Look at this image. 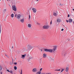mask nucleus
Here are the masks:
<instances>
[{
  "mask_svg": "<svg viewBox=\"0 0 74 74\" xmlns=\"http://www.w3.org/2000/svg\"><path fill=\"white\" fill-rule=\"evenodd\" d=\"M57 49V46H54L53 47V49H50V52L51 53H52V52H54L55 51H56Z\"/></svg>",
  "mask_w": 74,
  "mask_h": 74,
  "instance_id": "obj_1",
  "label": "nucleus"
},
{
  "mask_svg": "<svg viewBox=\"0 0 74 74\" xmlns=\"http://www.w3.org/2000/svg\"><path fill=\"white\" fill-rule=\"evenodd\" d=\"M49 27V26L48 25H45L43 27V28L44 29H48Z\"/></svg>",
  "mask_w": 74,
  "mask_h": 74,
  "instance_id": "obj_2",
  "label": "nucleus"
},
{
  "mask_svg": "<svg viewBox=\"0 0 74 74\" xmlns=\"http://www.w3.org/2000/svg\"><path fill=\"white\" fill-rule=\"evenodd\" d=\"M12 9L14 11L16 12V7L15 5H13L12 6Z\"/></svg>",
  "mask_w": 74,
  "mask_h": 74,
  "instance_id": "obj_3",
  "label": "nucleus"
},
{
  "mask_svg": "<svg viewBox=\"0 0 74 74\" xmlns=\"http://www.w3.org/2000/svg\"><path fill=\"white\" fill-rule=\"evenodd\" d=\"M44 51H45V52H49L51 53V49H44Z\"/></svg>",
  "mask_w": 74,
  "mask_h": 74,
  "instance_id": "obj_4",
  "label": "nucleus"
},
{
  "mask_svg": "<svg viewBox=\"0 0 74 74\" xmlns=\"http://www.w3.org/2000/svg\"><path fill=\"white\" fill-rule=\"evenodd\" d=\"M32 10L34 12V13H36V11H37V9L36 8H32Z\"/></svg>",
  "mask_w": 74,
  "mask_h": 74,
  "instance_id": "obj_5",
  "label": "nucleus"
},
{
  "mask_svg": "<svg viewBox=\"0 0 74 74\" xmlns=\"http://www.w3.org/2000/svg\"><path fill=\"white\" fill-rule=\"evenodd\" d=\"M28 50H30V49H32V46L30 45H28Z\"/></svg>",
  "mask_w": 74,
  "mask_h": 74,
  "instance_id": "obj_6",
  "label": "nucleus"
},
{
  "mask_svg": "<svg viewBox=\"0 0 74 74\" xmlns=\"http://www.w3.org/2000/svg\"><path fill=\"white\" fill-rule=\"evenodd\" d=\"M21 15L18 14L17 16V18L18 19H21Z\"/></svg>",
  "mask_w": 74,
  "mask_h": 74,
  "instance_id": "obj_7",
  "label": "nucleus"
},
{
  "mask_svg": "<svg viewBox=\"0 0 74 74\" xmlns=\"http://www.w3.org/2000/svg\"><path fill=\"white\" fill-rule=\"evenodd\" d=\"M21 58H22V59H24L26 57V54L21 55Z\"/></svg>",
  "mask_w": 74,
  "mask_h": 74,
  "instance_id": "obj_8",
  "label": "nucleus"
},
{
  "mask_svg": "<svg viewBox=\"0 0 74 74\" xmlns=\"http://www.w3.org/2000/svg\"><path fill=\"white\" fill-rule=\"evenodd\" d=\"M20 22L21 23H24V22H25V20H24V18H23V19H21L20 20Z\"/></svg>",
  "mask_w": 74,
  "mask_h": 74,
  "instance_id": "obj_9",
  "label": "nucleus"
},
{
  "mask_svg": "<svg viewBox=\"0 0 74 74\" xmlns=\"http://www.w3.org/2000/svg\"><path fill=\"white\" fill-rule=\"evenodd\" d=\"M32 71L33 72H36L37 71V69L34 68L33 69Z\"/></svg>",
  "mask_w": 74,
  "mask_h": 74,
  "instance_id": "obj_10",
  "label": "nucleus"
},
{
  "mask_svg": "<svg viewBox=\"0 0 74 74\" xmlns=\"http://www.w3.org/2000/svg\"><path fill=\"white\" fill-rule=\"evenodd\" d=\"M43 58H47V54L44 53L43 55Z\"/></svg>",
  "mask_w": 74,
  "mask_h": 74,
  "instance_id": "obj_11",
  "label": "nucleus"
},
{
  "mask_svg": "<svg viewBox=\"0 0 74 74\" xmlns=\"http://www.w3.org/2000/svg\"><path fill=\"white\" fill-rule=\"evenodd\" d=\"M28 27L30 28L32 27V24H28L27 25Z\"/></svg>",
  "mask_w": 74,
  "mask_h": 74,
  "instance_id": "obj_12",
  "label": "nucleus"
},
{
  "mask_svg": "<svg viewBox=\"0 0 74 74\" xmlns=\"http://www.w3.org/2000/svg\"><path fill=\"white\" fill-rule=\"evenodd\" d=\"M48 59L49 60H52V57L49 56L48 57Z\"/></svg>",
  "mask_w": 74,
  "mask_h": 74,
  "instance_id": "obj_13",
  "label": "nucleus"
},
{
  "mask_svg": "<svg viewBox=\"0 0 74 74\" xmlns=\"http://www.w3.org/2000/svg\"><path fill=\"white\" fill-rule=\"evenodd\" d=\"M10 16L12 18L14 17V14H11Z\"/></svg>",
  "mask_w": 74,
  "mask_h": 74,
  "instance_id": "obj_14",
  "label": "nucleus"
},
{
  "mask_svg": "<svg viewBox=\"0 0 74 74\" xmlns=\"http://www.w3.org/2000/svg\"><path fill=\"white\" fill-rule=\"evenodd\" d=\"M69 71V68L68 67H67L65 71L66 72H67V71Z\"/></svg>",
  "mask_w": 74,
  "mask_h": 74,
  "instance_id": "obj_15",
  "label": "nucleus"
},
{
  "mask_svg": "<svg viewBox=\"0 0 74 74\" xmlns=\"http://www.w3.org/2000/svg\"><path fill=\"white\" fill-rule=\"evenodd\" d=\"M7 70L8 71V72H9V73H12V70H11L10 71L8 69H7Z\"/></svg>",
  "mask_w": 74,
  "mask_h": 74,
  "instance_id": "obj_16",
  "label": "nucleus"
},
{
  "mask_svg": "<svg viewBox=\"0 0 74 74\" xmlns=\"http://www.w3.org/2000/svg\"><path fill=\"white\" fill-rule=\"evenodd\" d=\"M53 15L54 16H57V14H56V13L54 12L53 13Z\"/></svg>",
  "mask_w": 74,
  "mask_h": 74,
  "instance_id": "obj_17",
  "label": "nucleus"
},
{
  "mask_svg": "<svg viewBox=\"0 0 74 74\" xmlns=\"http://www.w3.org/2000/svg\"><path fill=\"white\" fill-rule=\"evenodd\" d=\"M41 72L40 71H39L38 72L36 73V74H41Z\"/></svg>",
  "mask_w": 74,
  "mask_h": 74,
  "instance_id": "obj_18",
  "label": "nucleus"
},
{
  "mask_svg": "<svg viewBox=\"0 0 74 74\" xmlns=\"http://www.w3.org/2000/svg\"><path fill=\"white\" fill-rule=\"evenodd\" d=\"M72 21V19H70L69 20V22H71Z\"/></svg>",
  "mask_w": 74,
  "mask_h": 74,
  "instance_id": "obj_19",
  "label": "nucleus"
},
{
  "mask_svg": "<svg viewBox=\"0 0 74 74\" xmlns=\"http://www.w3.org/2000/svg\"><path fill=\"white\" fill-rule=\"evenodd\" d=\"M57 22H59L61 21V20L59 19H58L57 20Z\"/></svg>",
  "mask_w": 74,
  "mask_h": 74,
  "instance_id": "obj_20",
  "label": "nucleus"
},
{
  "mask_svg": "<svg viewBox=\"0 0 74 74\" xmlns=\"http://www.w3.org/2000/svg\"><path fill=\"white\" fill-rule=\"evenodd\" d=\"M6 11L7 10H6V9H4L3 10V12H4V13H5V12H6Z\"/></svg>",
  "mask_w": 74,
  "mask_h": 74,
  "instance_id": "obj_21",
  "label": "nucleus"
},
{
  "mask_svg": "<svg viewBox=\"0 0 74 74\" xmlns=\"http://www.w3.org/2000/svg\"><path fill=\"white\" fill-rule=\"evenodd\" d=\"M35 22L36 23V24H37V25H40V23H38L36 21H35Z\"/></svg>",
  "mask_w": 74,
  "mask_h": 74,
  "instance_id": "obj_22",
  "label": "nucleus"
},
{
  "mask_svg": "<svg viewBox=\"0 0 74 74\" xmlns=\"http://www.w3.org/2000/svg\"><path fill=\"white\" fill-rule=\"evenodd\" d=\"M14 70H16V69H17V67L16 66H14Z\"/></svg>",
  "mask_w": 74,
  "mask_h": 74,
  "instance_id": "obj_23",
  "label": "nucleus"
},
{
  "mask_svg": "<svg viewBox=\"0 0 74 74\" xmlns=\"http://www.w3.org/2000/svg\"><path fill=\"white\" fill-rule=\"evenodd\" d=\"M64 69H62V70L61 71L60 73H62V72L63 71H64Z\"/></svg>",
  "mask_w": 74,
  "mask_h": 74,
  "instance_id": "obj_24",
  "label": "nucleus"
},
{
  "mask_svg": "<svg viewBox=\"0 0 74 74\" xmlns=\"http://www.w3.org/2000/svg\"><path fill=\"white\" fill-rule=\"evenodd\" d=\"M2 70V66H1L0 65V70Z\"/></svg>",
  "mask_w": 74,
  "mask_h": 74,
  "instance_id": "obj_25",
  "label": "nucleus"
},
{
  "mask_svg": "<svg viewBox=\"0 0 74 74\" xmlns=\"http://www.w3.org/2000/svg\"><path fill=\"white\" fill-rule=\"evenodd\" d=\"M31 18V17L30 16V15H29V21H30V20Z\"/></svg>",
  "mask_w": 74,
  "mask_h": 74,
  "instance_id": "obj_26",
  "label": "nucleus"
},
{
  "mask_svg": "<svg viewBox=\"0 0 74 74\" xmlns=\"http://www.w3.org/2000/svg\"><path fill=\"white\" fill-rule=\"evenodd\" d=\"M61 70L60 69H59V70H55V71H60Z\"/></svg>",
  "mask_w": 74,
  "mask_h": 74,
  "instance_id": "obj_27",
  "label": "nucleus"
},
{
  "mask_svg": "<svg viewBox=\"0 0 74 74\" xmlns=\"http://www.w3.org/2000/svg\"><path fill=\"white\" fill-rule=\"evenodd\" d=\"M5 56H7V58H9V57H8V56L7 55L5 54Z\"/></svg>",
  "mask_w": 74,
  "mask_h": 74,
  "instance_id": "obj_28",
  "label": "nucleus"
},
{
  "mask_svg": "<svg viewBox=\"0 0 74 74\" xmlns=\"http://www.w3.org/2000/svg\"><path fill=\"white\" fill-rule=\"evenodd\" d=\"M14 64H15V65L17 64V62H14Z\"/></svg>",
  "mask_w": 74,
  "mask_h": 74,
  "instance_id": "obj_29",
  "label": "nucleus"
},
{
  "mask_svg": "<svg viewBox=\"0 0 74 74\" xmlns=\"http://www.w3.org/2000/svg\"><path fill=\"white\" fill-rule=\"evenodd\" d=\"M21 74H22V70H21Z\"/></svg>",
  "mask_w": 74,
  "mask_h": 74,
  "instance_id": "obj_30",
  "label": "nucleus"
},
{
  "mask_svg": "<svg viewBox=\"0 0 74 74\" xmlns=\"http://www.w3.org/2000/svg\"><path fill=\"white\" fill-rule=\"evenodd\" d=\"M17 16V14H15V17H16Z\"/></svg>",
  "mask_w": 74,
  "mask_h": 74,
  "instance_id": "obj_31",
  "label": "nucleus"
},
{
  "mask_svg": "<svg viewBox=\"0 0 74 74\" xmlns=\"http://www.w3.org/2000/svg\"><path fill=\"white\" fill-rule=\"evenodd\" d=\"M42 70V68L40 69V71H41V70Z\"/></svg>",
  "mask_w": 74,
  "mask_h": 74,
  "instance_id": "obj_32",
  "label": "nucleus"
},
{
  "mask_svg": "<svg viewBox=\"0 0 74 74\" xmlns=\"http://www.w3.org/2000/svg\"><path fill=\"white\" fill-rule=\"evenodd\" d=\"M66 22H67V23H68V22H69V21L67 20H66Z\"/></svg>",
  "mask_w": 74,
  "mask_h": 74,
  "instance_id": "obj_33",
  "label": "nucleus"
},
{
  "mask_svg": "<svg viewBox=\"0 0 74 74\" xmlns=\"http://www.w3.org/2000/svg\"><path fill=\"white\" fill-rule=\"evenodd\" d=\"M68 17H70V15L68 14Z\"/></svg>",
  "mask_w": 74,
  "mask_h": 74,
  "instance_id": "obj_34",
  "label": "nucleus"
},
{
  "mask_svg": "<svg viewBox=\"0 0 74 74\" xmlns=\"http://www.w3.org/2000/svg\"><path fill=\"white\" fill-rule=\"evenodd\" d=\"M64 30V29H61V31H63Z\"/></svg>",
  "mask_w": 74,
  "mask_h": 74,
  "instance_id": "obj_35",
  "label": "nucleus"
},
{
  "mask_svg": "<svg viewBox=\"0 0 74 74\" xmlns=\"http://www.w3.org/2000/svg\"><path fill=\"white\" fill-rule=\"evenodd\" d=\"M46 74H51V73H46Z\"/></svg>",
  "mask_w": 74,
  "mask_h": 74,
  "instance_id": "obj_36",
  "label": "nucleus"
},
{
  "mask_svg": "<svg viewBox=\"0 0 74 74\" xmlns=\"http://www.w3.org/2000/svg\"><path fill=\"white\" fill-rule=\"evenodd\" d=\"M50 25H52V21H51L50 22Z\"/></svg>",
  "mask_w": 74,
  "mask_h": 74,
  "instance_id": "obj_37",
  "label": "nucleus"
},
{
  "mask_svg": "<svg viewBox=\"0 0 74 74\" xmlns=\"http://www.w3.org/2000/svg\"><path fill=\"white\" fill-rule=\"evenodd\" d=\"M39 1V0H36V1Z\"/></svg>",
  "mask_w": 74,
  "mask_h": 74,
  "instance_id": "obj_38",
  "label": "nucleus"
},
{
  "mask_svg": "<svg viewBox=\"0 0 74 74\" xmlns=\"http://www.w3.org/2000/svg\"><path fill=\"white\" fill-rule=\"evenodd\" d=\"M1 33V30L0 29V34Z\"/></svg>",
  "mask_w": 74,
  "mask_h": 74,
  "instance_id": "obj_39",
  "label": "nucleus"
},
{
  "mask_svg": "<svg viewBox=\"0 0 74 74\" xmlns=\"http://www.w3.org/2000/svg\"><path fill=\"white\" fill-rule=\"evenodd\" d=\"M8 0L10 1H11V0H7V1H8Z\"/></svg>",
  "mask_w": 74,
  "mask_h": 74,
  "instance_id": "obj_40",
  "label": "nucleus"
},
{
  "mask_svg": "<svg viewBox=\"0 0 74 74\" xmlns=\"http://www.w3.org/2000/svg\"><path fill=\"white\" fill-rule=\"evenodd\" d=\"M12 48H14V47H13V46L12 47Z\"/></svg>",
  "mask_w": 74,
  "mask_h": 74,
  "instance_id": "obj_41",
  "label": "nucleus"
},
{
  "mask_svg": "<svg viewBox=\"0 0 74 74\" xmlns=\"http://www.w3.org/2000/svg\"><path fill=\"white\" fill-rule=\"evenodd\" d=\"M63 53H62V54H63V55H64V54H63Z\"/></svg>",
  "mask_w": 74,
  "mask_h": 74,
  "instance_id": "obj_42",
  "label": "nucleus"
},
{
  "mask_svg": "<svg viewBox=\"0 0 74 74\" xmlns=\"http://www.w3.org/2000/svg\"><path fill=\"white\" fill-rule=\"evenodd\" d=\"M1 74H2V72H1Z\"/></svg>",
  "mask_w": 74,
  "mask_h": 74,
  "instance_id": "obj_43",
  "label": "nucleus"
},
{
  "mask_svg": "<svg viewBox=\"0 0 74 74\" xmlns=\"http://www.w3.org/2000/svg\"><path fill=\"white\" fill-rule=\"evenodd\" d=\"M13 60H14V59H12V61H13Z\"/></svg>",
  "mask_w": 74,
  "mask_h": 74,
  "instance_id": "obj_44",
  "label": "nucleus"
},
{
  "mask_svg": "<svg viewBox=\"0 0 74 74\" xmlns=\"http://www.w3.org/2000/svg\"><path fill=\"white\" fill-rule=\"evenodd\" d=\"M0 29H1V27H0Z\"/></svg>",
  "mask_w": 74,
  "mask_h": 74,
  "instance_id": "obj_45",
  "label": "nucleus"
},
{
  "mask_svg": "<svg viewBox=\"0 0 74 74\" xmlns=\"http://www.w3.org/2000/svg\"><path fill=\"white\" fill-rule=\"evenodd\" d=\"M0 1H1V0H0Z\"/></svg>",
  "mask_w": 74,
  "mask_h": 74,
  "instance_id": "obj_46",
  "label": "nucleus"
}]
</instances>
